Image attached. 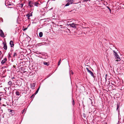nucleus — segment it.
<instances>
[{"label": "nucleus", "instance_id": "f257e3e1", "mask_svg": "<svg viewBox=\"0 0 124 124\" xmlns=\"http://www.w3.org/2000/svg\"><path fill=\"white\" fill-rule=\"evenodd\" d=\"M115 57L116 59V61H120L121 60L118 54L116 53L114 54Z\"/></svg>", "mask_w": 124, "mask_h": 124}, {"label": "nucleus", "instance_id": "f03ea898", "mask_svg": "<svg viewBox=\"0 0 124 124\" xmlns=\"http://www.w3.org/2000/svg\"><path fill=\"white\" fill-rule=\"evenodd\" d=\"M78 25L75 24L74 23H72V24H69L68 25L70 26V27H71L74 28H76V27Z\"/></svg>", "mask_w": 124, "mask_h": 124}, {"label": "nucleus", "instance_id": "7ed1b4c3", "mask_svg": "<svg viewBox=\"0 0 124 124\" xmlns=\"http://www.w3.org/2000/svg\"><path fill=\"white\" fill-rule=\"evenodd\" d=\"M86 69L87 71L88 72H89L91 75V76L93 77H94V75L93 73L90 70L88 69V68H86Z\"/></svg>", "mask_w": 124, "mask_h": 124}, {"label": "nucleus", "instance_id": "20e7f679", "mask_svg": "<svg viewBox=\"0 0 124 124\" xmlns=\"http://www.w3.org/2000/svg\"><path fill=\"white\" fill-rule=\"evenodd\" d=\"M0 36L1 37H2L4 38L5 37V36L3 32L1 30H0Z\"/></svg>", "mask_w": 124, "mask_h": 124}, {"label": "nucleus", "instance_id": "39448f33", "mask_svg": "<svg viewBox=\"0 0 124 124\" xmlns=\"http://www.w3.org/2000/svg\"><path fill=\"white\" fill-rule=\"evenodd\" d=\"M32 16V13L27 14L26 15V16L27 17L28 19H30V17Z\"/></svg>", "mask_w": 124, "mask_h": 124}, {"label": "nucleus", "instance_id": "423d86ee", "mask_svg": "<svg viewBox=\"0 0 124 124\" xmlns=\"http://www.w3.org/2000/svg\"><path fill=\"white\" fill-rule=\"evenodd\" d=\"M35 85V84L34 83L31 84L30 86L31 88L32 89H34V87Z\"/></svg>", "mask_w": 124, "mask_h": 124}, {"label": "nucleus", "instance_id": "0eeeda50", "mask_svg": "<svg viewBox=\"0 0 124 124\" xmlns=\"http://www.w3.org/2000/svg\"><path fill=\"white\" fill-rule=\"evenodd\" d=\"M3 44L4 45L3 48L5 50H6L7 49V46L6 43H3Z\"/></svg>", "mask_w": 124, "mask_h": 124}, {"label": "nucleus", "instance_id": "6e6552de", "mask_svg": "<svg viewBox=\"0 0 124 124\" xmlns=\"http://www.w3.org/2000/svg\"><path fill=\"white\" fill-rule=\"evenodd\" d=\"M7 61V59L6 58H5L4 59L2 60L1 61V63L2 64H4Z\"/></svg>", "mask_w": 124, "mask_h": 124}, {"label": "nucleus", "instance_id": "1a4fd4ad", "mask_svg": "<svg viewBox=\"0 0 124 124\" xmlns=\"http://www.w3.org/2000/svg\"><path fill=\"white\" fill-rule=\"evenodd\" d=\"M10 45L11 47H13L14 46L13 41H12L11 40L10 41Z\"/></svg>", "mask_w": 124, "mask_h": 124}, {"label": "nucleus", "instance_id": "9d476101", "mask_svg": "<svg viewBox=\"0 0 124 124\" xmlns=\"http://www.w3.org/2000/svg\"><path fill=\"white\" fill-rule=\"evenodd\" d=\"M44 64L45 65H46L47 66L49 65V64L47 62H44Z\"/></svg>", "mask_w": 124, "mask_h": 124}, {"label": "nucleus", "instance_id": "9b49d317", "mask_svg": "<svg viewBox=\"0 0 124 124\" xmlns=\"http://www.w3.org/2000/svg\"><path fill=\"white\" fill-rule=\"evenodd\" d=\"M43 35V33L42 32H40L39 33V37H42Z\"/></svg>", "mask_w": 124, "mask_h": 124}, {"label": "nucleus", "instance_id": "f8f14e48", "mask_svg": "<svg viewBox=\"0 0 124 124\" xmlns=\"http://www.w3.org/2000/svg\"><path fill=\"white\" fill-rule=\"evenodd\" d=\"M67 1L68 2L70 3L71 4L73 2V0H67Z\"/></svg>", "mask_w": 124, "mask_h": 124}, {"label": "nucleus", "instance_id": "ddd939ff", "mask_svg": "<svg viewBox=\"0 0 124 124\" xmlns=\"http://www.w3.org/2000/svg\"><path fill=\"white\" fill-rule=\"evenodd\" d=\"M39 5V4L37 2H36L35 3V5L37 6H38Z\"/></svg>", "mask_w": 124, "mask_h": 124}, {"label": "nucleus", "instance_id": "4468645a", "mask_svg": "<svg viewBox=\"0 0 124 124\" xmlns=\"http://www.w3.org/2000/svg\"><path fill=\"white\" fill-rule=\"evenodd\" d=\"M87 28V29L86 30H85L86 31H87V32H89L91 30L90 29V28H88L87 27L86 28Z\"/></svg>", "mask_w": 124, "mask_h": 124}, {"label": "nucleus", "instance_id": "2eb2a0df", "mask_svg": "<svg viewBox=\"0 0 124 124\" xmlns=\"http://www.w3.org/2000/svg\"><path fill=\"white\" fill-rule=\"evenodd\" d=\"M117 109H116V110H117L118 109L119 107V104L117 103Z\"/></svg>", "mask_w": 124, "mask_h": 124}, {"label": "nucleus", "instance_id": "dca6fc26", "mask_svg": "<svg viewBox=\"0 0 124 124\" xmlns=\"http://www.w3.org/2000/svg\"><path fill=\"white\" fill-rule=\"evenodd\" d=\"M16 94L17 95H20L19 93L18 92H16Z\"/></svg>", "mask_w": 124, "mask_h": 124}, {"label": "nucleus", "instance_id": "f3484780", "mask_svg": "<svg viewBox=\"0 0 124 124\" xmlns=\"http://www.w3.org/2000/svg\"><path fill=\"white\" fill-rule=\"evenodd\" d=\"M61 59H60V60H59L58 63V66H59L60 64V63L61 62Z\"/></svg>", "mask_w": 124, "mask_h": 124}, {"label": "nucleus", "instance_id": "a211bd4d", "mask_svg": "<svg viewBox=\"0 0 124 124\" xmlns=\"http://www.w3.org/2000/svg\"><path fill=\"white\" fill-rule=\"evenodd\" d=\"M17 55V54L16 53H14V55H13V57H14L16 56Z\"/></svg>", "mask_w": 124, "mask_h": 124}, {"label": "nucleus", "instance_id": "6ab92c4d", "mask_svg": "<svg viewBox=\"0 0 124 124\" xmlns=\"http://www.w3.org/2000/svg\"><path fill=\"white\" fill-rule=\"evenodd\" d=\"M12 84V82L11 81H9L8 82V84L9 85H11Z\"/></svg>", "mask_w": 124, "mask_h": 124}, {"label": "nucleus", "instance_id": "aec40b11", "mask_svg": "<svg viewBox=\"0 0 124 124\" xmlns=\"http://www.w3.org/2000/svg\"><path fill=\"white\" fill-rule=\"evenodd\" d=\"M20 5L19 6V7L22 8L23 7V4L22 3L20 4Z\"/></svg>", "mask_w": 124, "mask_h": 124}, {"label": "nucleus", "instance_id": "412c9836", "mask_svg": "<svg viewBox=\"0 0 124 124\" xmlns=\"http://www.w3.org/2000/svg\"><path fill=\"white\" fill-rule=\"evenodd\" d=\"M70 3L69 2L68 3L66 4L65 5V6H69L70 5Z\"/></svg>", "mask_w": 124, "mask_h": 124}, {"label": "nucleus", "instance_id": "4be33fe9", "mask_svg": "<svg viewBox=\"0 0 124 124\" xmlns=\"http://www.w3.org/2000/svg\"><path fill=\"white\" fill-rule=\"evenodd\" d=\"M107 7L109 9L110 12V13H111V9L108 7Z\"/></svg>", "mask_w": 124, "mask_h": 124}, {"label": "nucleus", "instance_id": "5701e85b", "mask_svg": "<svg viewBox=\"0 0 124 124\" xmlns=\"http://www.w3.org/2000/svg\"><path fill=\"white\" fill-rule=\"evenodd\" d=\"M25 109H24L22 110V114H23L24 113V112L25 111Z\"/></svg>", "mask_w": 124, "mask_h": 124}, {"label": "nucleus", "instance_id": "b1692460", "mask_svg": "<svg viewBox=\"0 0 124 124\" xmlns=\"http://www.w3.org/2000/svg\"><path fill=\"white\" fill-rule=\"evenodd\" d=\"M38 91L37 90L35 92V94H36L38 93Z\"/></svg>", "mask_w": 124, "mask_h": 124}, {"label": "nucleus", "instance_id": "393cba45", "mask_svg": "<svg viewBox=\"0 0 124 124\" xmlns=\"http://www.w3.org/2000/svg\"><path fill=\"white\" fill-rule=\"evenodd\" d=\"M8 56L9 57H11V55L10 54H8Z\"/></svg>", "mask_w": 124, "mask_h": 124}, {"label": "nucleus", "instance_id": "a878e982", "mask_svg": "<svg viewBox=\"0 0 124 124\" xmlns=\"http://www.w3.org/2000/svg\"><path fill=\"white\" fill-rule=\"evenodd\" d=\"M27 28H25L23 29V31H24L26 30H27Z\"/></svg>", "mask_w": 124, "mask_h": 124}, {"label": "nucleus", "instance_id": "bb28decb", "mask_svg": "<svg viewBox=\"0 0 124 124\" xmlns=\"http://www.w3.org/2000/svg\"><path fill=\"white\" fill-rule=\"evenodd\" d=\"M30 3H31V2H29V4L30 5V6L31 7V6L30 5Z\"/></svg>", "mask_w": 124, "mask_h": 124}, {"label": "nucleus", "instance_id": "cd10ccee", "mask_svg": "<svg viewBox=\"0 0 124 124\" xmlns=\"http://www.w3.org/2000/svg\"><path fill=\"white\" fill-rule=\"evenodd\" d=\"M70 73L72 74H73V72L72 71H70Z\"/></svg>", "mask_w": 124, "mask_h": 124}, {"label": "nucleus", "instance_id": "c85d7f7f", "mask_svg": "<svg viewBox=\"0 0 124 124\" xmlns=\"http://www.w3.org/2000/svg\"><path fill=\"white\" fill-rule=\"evenodd\" d=\"M73 105H74V101L73 100Z\"/></svg>", "mask_w": 124, "mask_h": 124}, {"label": "nucleus", "instance_id": "c756f323", "mask_svg": "<svg viewBox=\"0 0 124 124\" xmlns=\"http://www.w3.org/2000/svg\"><path fill=\"white\" fill-rule=\"evenodd\" d=\"M88 1V0H85L84 1V2H86Z\"/></svg>", "mask_w": 124, "mask_h": 124}, {"label": "nucleus", "instance_id": "7c9ffc66", "mask_svg": "<svg viewBox=\"0 0 124 124\" xmlns=\"http://www.w3.org/2000/svg\"><path fill=\"white\" fill-rule=\"evenodd\" d=\"M34 94H33V95H32V96H31V97H34Z\"/></svg>", "mask_w": 124, "mask_h": 124}, {"label": "nucleus", "instance_id": "2f4dec72", "mask_svg": "<svg viewBox=\"0 0 124 124\" xmlns=\"http://www.w3.org/2000/svg\"><path fill=\"white\" fill-rule=\"evenodd\" d=\"M39 88H38L37 90L38 91L39 90Z\"/></svg>", "mask_w": 124, "mask_h": 124}, {"label": "nucleus", "instance_id": "473e14b6", "mask_svg": "<svg viewBox=\"0 0 124 124\" xmlns=\"http://www.w3.org/2000/svg\"><path fill=\"white\" fill-rule=\"evenodd\" d=\"M113 52H114V54L115 53H116V52H115V51L114 50V51H113Z\"/></svg>", "mask_w": 124, "mask_h": 124}, {"label": "nucleus", "instance_id": "72a5a7b5", "mask_svg": "<svg viewBox=\"0 0 124 124\" xmlns=\"http://www.w3.org/2000/svg\"><path fill=\"white\" fill-rule=\"evenodd\" d=\"M82 28H85V27H82Z\"/></svg>", "mask_w": 124, "mask_h": 124}, {"label": "nucleus", "instance_id": "f704fd0d", "mask_svg": "<svg viewBox=\"0 0 124 124\" xmlns=\"http://www.w3.org/2000/svg\"><path fill=\"white\" fill-rule=\"evenodd\" d=\"M1 100V98L0 97V101Z\"/></svg>", "mask_w": 124, "mask_h": 124}, {"label": "nucleus", "instance_id": "c9c22d12", "mask_svg": "<svg viewBox=\"0 0 124 124\" xmlns=\"http://www.w3.org/2000/svg\"><path fill=\"white\" fill-rule=\"evenodd\" d=\"M91 0H88V1H90Z\"/></svg>", "mask_w": 124, "mask_h": 124}]
</instances>
